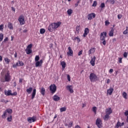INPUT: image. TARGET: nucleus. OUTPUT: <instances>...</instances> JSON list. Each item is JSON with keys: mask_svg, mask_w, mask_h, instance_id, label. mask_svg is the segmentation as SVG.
Here are the masks:
<instances>
[{"mask_svg": "<svg viewBox=\"0 0 128 128\" xmlns=\"http://www.w3.org/2000/svg\"><path fill=\"white\" fill-rule=\"evenodd\" d=\"M128 34V27H126V30L123 32V34Z\"/></svg>", "mask_w": 128, "mask_h": 128, "instance_id": "38", "label": "nucleus"}, {"mask_svg": "<svg viewBox=\"0 0 128 128\" xmlns=\"http://www.w3.org/2000/svg\"><path fill=\"white\" fill-rule=\"evenodd\" d=\"M106 82L108 84H110V79L107 80Z\"/></svg>", "mask_w": 128, "mask_h": 128, "instance_id": "62", "label": "nucleus"}, {"mask_svg": "<svg viewBox=\"0 0 128 128\" xmlns=\"http://www.w3.org/2000/svg\"><path fill=\"white\" fill-rule=\"evenodd\" d=\"M66 107H63L60 108V112H66Z\"/></svg>", "mask_w": 128, "mask_h": 128, "instance_id": "34", "label": "nucleus"}, {"mask_svg": "<svg viewBox=\"0 0 128 128\" xmlns=\"http://www.w3.org/2000/svg\"><path fill=\"white\" fill-rule=\"evenodd\" d=\"M44 32H46V30L44 28L40 29V34H44Z\"/></svg>", "mask_w": 128, "mask_h": 128, "instance_id": "35", "label": "nucleus"}, {"mask_svg": "<svg viewBox=\"0 0 128 128\" xmlns=\"http://www.w3.org/2000/svg\"><path fill=\"white\" fill-rule=\"evenodd\" d=\"M60 64L62 66V70H64L66 68V62L62 61L60 62Z\"/></svg>", "mask_w": 128, "mask_h": 128, "instance_id": "23", "label": "nucleus"}, {"mask_svg": "<svg viewBox=\"0 0 128 128\" xmlns=\"http://www.w3.org/2000/svg\"><path fill=\"white\" fill-rule=\"evenodd\" d=\"M44 62V60H40V61H37L36 62L35 66L36 68H38V66H42Z\"/></svg>", "mask_w": 128, "mask_h": 128, "instance_id": "12", "label": "nucleus"}, {"mask_svg": "<svg viewBox=\"0 0 128 128\" xmlns=\"http://www.w3.org/2000/svg\"><path fill=\"white\" fill-rule=\"evenodd\" d=\"M26 91L28 92V94H31L32 92V88L30 87V88H28L26 90Z\"/></svg>", "mask_w": 128, "mask_h": 128, "instance_id": "27", "label": "nucleus"}, {"mask_svg": "<svg viewBox=\"0 0 128 128\" xmlns=\"http://www.w3.org/2000/svg\"><path fill=\"white\" fill-rule=\"evenodd\" d=\"M67 12L69 16H70L72 14V9H68L67 11Z\"/></svg>", "mask_w": 128, "mask_h": 128, "instance_id": "36", "label": "nucleus"}, {"mask_svg": "<svg viewBox=\"0 0 128 128\" xmlns=\"http://www.w3.org/2000/svg\"><path fill=\"white\" fill-rule=\"evenodd\" d=\"M40 60V56H36L35 57V62H38Z\"/></svg>", "mask_w": 128, "mask_h": 128, "instance_id": "42", "label": "nucleus"}, {"mask_svg": "<svg viewBox=\"0 0 128 128\" xmlns=\"http://www.w3.org/2000/svg\"><path fill=\"white\" fill-rule=\"evenodd\" d=\"M4 30V24H1L0 26V30Z\"/></svg>", "mask_w": 128, "mask_h": 128, "instance_id": "53", "label": "nucleus"}, {"mask_svg": "<svg viewBox=\"0 0 128 128\" xmlns=\"http://www.w3.org/2000/svg\"><path fill=\"white\" fill-rule=\"evenodd\" d=\"M27 120L30 124L34 122H36V116H33L32 117H29L27 118Z\"/></svg>", "mask_w": 128, "mask_h": 128, "instance_id": "7", "label": "nucleus"}, {"mask_svg": "<svg viewBox=\"0 0 128 128\" xmlns=\"http://www.w3.org/2000/svg\"><path fill=\"white\" fill-rule=\"evenodd\" d=\"M75 128H81L80 126L76 125V126H75Z\"/></svg>", "mask_w": 128, "mask_h": 128, "instance_id": "63", "label": "nucleus"}, {"mask_svg": "<svg viewBox=\"0 0 128 128\" xmlns=\"http://www.w3.org/2000/svg\"><path fill=\"white\" fill-rule=\"evenodd\" d=\"M106 114H108L109 116L112 114V110L111 108H106Z\"/></svg>", "mask_w": 128, "mask_h": 128, "instance_id": "15", "label": "nucleus"}, {"mask_svg": "<svg viewBox=\"0 0 128 128\" xmlns=\"http://www.w3.org/2000/svg\"><path fill=\"white\" fill-rule=\"evenodd\" d=\"M96 124L98 128H102V120L100 118H98L96 120Z\"/></svg>", "mask_w": 128, "mask_h": 128, "instance_id": "8", "label": "nucleus"}, {"mask_svg": "<svg viewBox=\"0 0 128 128\" xmlns=\"http://www.w3.org/2000/svg\"><path fill=\"white\" fill-rule=\"evenodd\" d=\"M114 29L112 28L111 30L109 32V36H114Z\"/></svg>", "mask_w": 128, "mask_h": 128, "instance_id": "24", "label": "nucleus"}, {"mask_svg": "<svg viewBox=\"0 0 128 128\" xmlns=\"http://www.w3.org/2000/svg\"><path fill=\"white\" fill-rule=\"evenodd\" d=\"M18 20L20 26H22V25L24 24L26 22H24V16H22V15H20L19 16Z\"/></svg>", "mask_w": 128, "mask_h": 128, "instance_id": "6", "label": "nucleus"}, {"mask_svg": "<svg viewBox=\"0 0 128 128\" xmlns=\"http://www.w3.org/2000/svg\"><path fill=\"white\" fill-rule=\"evenodd\" d=\"M8 42V37H6V38L4 39V41H3V42Z\"/></svg>", "mask_w": 128, "mask_h": 128, "instance_id": "49", "label": "nucleus"}, {"mask_svg": "<svg viewBox=\"0 0 128 128\" xmlns=\"http://www.w3.org/2000/svg\"><path fill=\"white\" fill-rule=\"evenodd\" d=\"M74 40H77L78 42H80V39L78 37H75Z\"/></svg>", "mask_w": 128, "mask_h": 128, "instance_id": "46", "label": "nucleus"}, {"mask_svg": "<svg viewBox=\"0 0 128 128\" xmlns=\"http://www.w3.org/2000/svg\"><path fill=\"white\" fill-rule=\"evenodd\" d=\"M68 50L69 51L67 52L68 56H72V54H74V51H72V48H70V46H69L68 48Z\"/></svg>", "mask_w": 128, "mask_h": 128, "instance_id": "13", "label": "nucleus"}, {"mask_svg": "<svg viewBox=\"0 0 128 128\" xmlns=\"http://www.w3.org/2000/svg\"><path fill=\"white\" fill-rule=\"evenodd\" d=\"M36 89L34 88L33 90L32 94V100H34L36 97Z\"/></svg>", "mask_w": 128, "mask_h": 128, "instance_id": "19", "label": "nucleus"}, {"mask_svg": "<svg viewBox=\"0 0 128 128\" xmlns=\"http://www.w3.org/2000/svg\"><path fill=\"white\" fill-rule=\"evenodd\" d=\"M26 54H30L32 52V49H26Z\"/></svg>", "mask_w": 128, "mask_h": 128, "instance_id": "29", "label": "nucleus"}, {"mask_svg": "<svg viewBox=\"0 0 128 128\" xmlns=\"http://www.w3.org/2000/svg\"><path fill=\"white\" fill-rule=\"evenodd\" d=\"M4 40V34L2 33L0 34V42H2Z\"/></svg>", "mask_w": 128, "mask_h": 128, "instance_id": "37", "label": "nucleus"}, {"mask_svg": "<svg viewBox=\"0 0 128 128\" xmlns=\"http://www.w3.org/2000/svg\"><path fill=\"white\" fill-rule=\"evenodd\" d=\"M62 24V22H54L49 25L48 27V30L50 32H52L53 30H56Z\"/></svg>", "mask_w": 128, "mask_h": 128, "instance_id": "1", "label": "nucleus"}, {"mask_svg": "<svg viewBox=\"0 0 128 128\" xmlns=\"http://www.w3.org/2000/svg\"><path fill=\"white\" fill-rule=\"evenodd\" d=\"M67 90H68L70 94H74V86L72 85H68L66 86Z\"/></svg>", "mask_w": 128, "mask_h": 128, "instance_id": "10", "label": "nucleus"}, {"mask_svg": "<svg viewBox=\"0 0 128 128\" xmlns=\"http://www.w3.org/2000/svg\"><path fill=\"white\" fill-rule=\"evenodd\" d=\"M108 118H110V115L106 114L104 118V120H108Z\"/></svg>", "mask_w": 128, "mask_h": 128, "instance_id": "30", "label": "nucleus"}, {"mask_svg": "<svg viewBox=\"0 0 128 128\" xmlns=\"http://www.w3.org/2000/svg\"><path fill=\"white\" fill-rule=\"evenodd\" d=\"M89 78L91 82H96L98 80V76L94 72H92L89 76Z\"/></svg>", "mask_w": 128, "mask_h": 128, "instance_id": "2", "label": "nucleus"}, {"mask_svg": "<svg viewBox=\"0 0 128 128\" xmlns=\"http://www.w3.org/2000/svg\"><path fill=\"white\" fill-rule=\"evenodd\" d=\"M80 26H76V32H78V34L80 32Z\"/></svg>", "mask_w": 128, "mask_h": 128, "instance_id": "41", "label": "nucleus"}, {"mask_svg": "<svg viewBox=\"0 0 128 128\" xmlns=\"http://www.w3.org/2000/svg\"><path fill=\"white\" fill-rule=\"evenodd\" d=\"M8 28L10 30H14V26H12V24L10 22L8 23Z\"/></svg>", "mask_w": 128, "mask_h": 128, "instance_id": "28", "label": "nucleus"}, {"mask_svg": "<svg viewBox=\"0 0 128 128\" xmlns=\"http://www.w3.org/2000/svg\"><path fill=\"white\" fill-rule=\"evenodd\" d=\"M67 78L68 80V82H70V75H67Z\"/></svg>", "mask_w": 128, "mask_h": 128, "instance_id": "59", "label": "nucleus"}, {"mask_svg": "<svg viewBox=\"0 0 128 128\" xmlns=\"http://www.w3.org/2000/svg\"><path fill=\"white\" fill-rule=\"evenodd\" d=\"M73 124H74V122H70L68 124V128H72Z\"/></svg>", "mask_w": 128, "mask_h": 128, "instance_id": "43", "label": "nucleus"}, {"mask_svg": "<svg viewBox=\"0 0 128 128\" xmlns=\"http://www.w3.org/2000/svg\"><path fill=\"white\" fill-rule=\"evenodd\" d=\"M97 2L96 1H94L92 5V6H96Z\"/></svg>", "mask_w": 128, "mask_h": 128, "instance_id": "51", "label": "nucleus"}, {"mask_svg": "<svg viewBox=\"0 0 128 128\" xmlns=\"http://www.w3.org/2000/svg\"><path fill=\"white\" fill-rule=\"evenodd\" d=\"M118 62L119 64H122V58H118Z\"/></svg>", "mask_w": 128, "mask_h": 128, "instance_id": "47", "label": "nucleus"}, {"mask_svg": "<svg viewBox=\"0 0 128 128\" xmlns=\"http://www.w3.org/2000/svg\"><path fill=\"white\" fill-rule=\"evenodd\" d=\"M4 80L5 82H10V73L7 72L5 74Z\"/></svg>", "mask_w": 128, "mask_h": 128, "instance_id": "11", "label": "nucleus"}, {"mask_svg": "<svg viewBox=\"0 0 128 128\" xmlns=\"http://www.w3.org/2000/svg\"><path fill=\"white\" fill-rule=\"evenodd\" d=\"M114 72V70L113 69H110L109 70V72L110 74H111L112 72Z\"/></svg>", "mask_w": 128, "mask_h": 128, "instance_id": "60", "label": "nucleus"}, {"mask_svg": "<svg viewBox=\"0 0 128 128\" xmlns=\"http://www.w3.org/2000/svg\"><path fill=\"white\" fill-rule=\"evenodd\" d=\"M124 116H128V110H126L125 112H124Z\"/></svg>", "mask_w": 128, "mask_h": 128, "instance_id": "56", "label": "nucleus"}, {"mask_svg": "<svg viewBox=\"0 0 128 128\" xmlns=\"http://www.w3.org/2000/svg\"><path fill=\"white\" fill-rule=\"evenodd\" d=\"M53 100L55 102H58L60 100V98L58 96V95H54L53 97Z\"/></svg>", "mask_w": 128, "mask_h": 128, "instance_id": "22", "label": "nucleus"}, {"mask_svg": "<svg viewBox=\"0 0 128 128\" xmlns=\"http://www.w3.org/2000/svg\"><path fill=\"white\" fill-rule=\"evenodd\" d=\"M82 50H81L80 52H78V56H82Z\"/></svg>", "mask_w": 128, "mask_h": 128, "instance_id": "57", "label": "nucleus"}, {"mask_svg": "<svg viewBox=\"0 0 128 128\" xmlns=\"http://www.w3.org/2000/svg\"><path fill=\"white\" fill-rule=\"evenodd\" d=\"M95 62H96V56H94L90 61V64H92V66H94V64H96Z\"/></svg>", "mask_w": 128, "mask_h": 128, "instance_id": "17", "label": "nucleus"}, {"mask_svg": "<svg viewBox=\"0 0 128 128\" xmlns=\"http://www.w3.org/2000/svg\"><path fill=\"white\" fill-rule=\"evenodd\" d=\"M12 115H10V117H8L7 118L8 122H12Z\"/></svg>", "mask_w": 128, "mask_h": 128, "instance_id": "39", "label": "nucleus"}, {"mask_svg": "<svg viewBox=\"0 0 128 128\" xmlns=\"http://www.w3.org/2000/svg\"><path fill=\"white\" fill-rule=\"evenodd\" d=\"M32 44H31L27 46V48L26 49L32 50Z\"/></svg>", "mask_w": 128, "mask_h": 128, "instance_id": "40", "label": "nucleus"}, {"mask_svg": "<svg viewBox=\"0 0 128 128\" xmlns=\"http://www.w3.org/2000/svg\"><path fill=\"white\" fill-rule=\"evenodd\" d=\"M12 109H7V110H6L4 112L2 116V118H6V116L8 114H7L8 113L9 114H12Z\"/></svg>", "mask_w": 128, "mask_h": 128, "instance_id": "4", "label": "nucleus"}, {"mask_svg": "<svg viewBox=\"0 0 128 128\" xmlns=\"http://www.w3.org/2000/svg\"><path fill=\"white\" fill-rule=\"evenodd\" d=\"M100 8H106V4H104V3H102L100 6Z\"/></svg>", "mask_w": 128, "mask_h": 128, "instance_id": "44", "label": "nucleus"}, {"mask_svg": "<svg viewBox=\"0 0 128 128\" xmlns=\"http://www.w3.org/2000/svg\"><path fill=\"white\" fill-rule=\"evenodd\" d=\"M122 14H118V20H120V18H122Z\"/></svg>", "mask_w": 128, "mask_h": 128, "instance_id": "54", "label": "nucleus"}, {"mask_svg": "<svg viewBox=\"0 0 128 128\" xmlns=\"http://www.w3.org/2000/svg\"><path fill=\"white\" fill-rule=\"evenodd\" d=\"M120 126H122V123L120 121H118L117 124H116L114 128H118Z\"/></svg>", "mask_w": 128, "mask_h": 128, "instance_id": "25", "label": "nucleus"}, {"mask_svg": "<svg viewBox=\"0 0 128 128\" xmlns=\"http://www.w3.org/2000/svg\"><path fill=\"white\" fill-rule=\"evenodd\" d=\"M128 52H124V54H123V56H124V58H128Z\"/></svg>", "mask_w": 128, "mask_h": 128, "instance_id": "50", "label": "nucleus"}, {"mask_svg": "<svg viewBox=\"0 0 128 128\" xmlns=\"http://www.w3.org/2000/svg\"><path fill=\"white\" fill-rule=\"evenodd\" d=\"M94 52H96V48H92L88 52V55L90 56L92 54H94Z\"/></svg>", "mask_w": 128, "mask_h": 128, "instance_id": "18", "label": "nucleus"}, {"mask_svg": "<svg viewBox=\"0 0 128 128\" xmlns=\"http://www.w3.org/2000/svg\"><path fill=\"white\" fill-rule=\"evenodd\" d=\"M106 34H108L106 32H101L100 35V40L102 41V44H104V46H106Z\"/></svg>", "mask_w": 128, "mask_h": 128, "instance_id": "3", "label": "nucleus"}, {"mask_svg": "<svg viewBox=\"0 0 128 128\" xmlns=\"http://www.w3.org/2000/svg\"><path fill=\"white\" fill-rule=\"evenodd\" d=\"M17 66H18V62L12 65V68H16Z\"/></svg>", "mask_w": 128, "mask_h": 128, "instance_id": "45", "label": "nucleus"}, {"mask_svg": "<svg viewBox=\"0 0 128 128\" xmlns=\"http://www.w3.org/2000/svg\"><path fill=\"white\" fill-rule=\"evenodd\" d=\"M19 82H22V78L20 79Z\"/></svg>", "mask_w": 128, "mask_h": 128, "instance_id": "64", "label": "nucleus"}, {"mask_svg": "<svg viewBox=\"0 0 128 128\" xmlns=\"http://www.w3.org/2000/svg\"><path fill=\"white\" fill-rule=\"evenodd\" d=\"M88 20H92V18H96V14L94 13H91L88 14L87 16Z\"/></svg>", "mask_w": 128, "mask_h": 128, "instance_id": "9", "label": "nucleus"}, {"mask_svg": "<svg viewBox=\"0 0 128 128\" xmlns=\"http://www.w3.org/2000/svg\"><path fill=\"white\" fill-rule=\"evenodd\" d=\"M4 94L6 96H12V90H4Z\"/></svg>", "mask_w": 128, "mask_h": 128, "instance_id": "21", "label": "nucleus"}, {"mask_svg": "<svg viewBox=\"0 0 128 128\" xmlns=\"http://www.w3.org/2000/svg\"><path fill=\"white\" fill-rule=\"evenodd\" d=\"M17 64H18V66H22L24 64V62L22 61H18V62H17Z\"/></svg>", "mask_w": 128, "mask_h": 128, "instance_id": "32", "label": "nucleus"}, {"mask_svg": "<svg viewBox=\"0 0 128 128\" xmlns=\"http://www.w3.org/2000/svg\"><path fill=\"white\" fill-rule=\"evenodd\" d=\"M114 88L110 87L108 90H107V94H109V96H112V92H114Z\"/></svg>", "mask_w": 128, "mask_h": 128, "instance_id": "16", "label": "nucleus"}, {"mask_svg": "<svg viewBox=\"0 0 128 128\" xmlns=\"http://www.w3.org/2000/svg\"><path fill=\"white\" fill-rule=\"evenodd\" d=\"M89 33H90V29H88V28H85L82 36L84 38H86V36Z\"/></svg>", "mask_w": 128, "mask_h": 128, "instance_id": "14", "label": "nucleus"}, {"mask_svg": "<svg viewBox=\"0 0 128 128\" xmlns=\"http://www.w3.org/2000/svg\"><path fill=\"white\" fill-rule=\"evenodd\" d=\"M11 96H18V92H15L13 93H11Z\"/></svg>", "mask_w": 128, "mask_h": 128, "instance_id": "52", "label": "nucleus"}, {"mask_svg": "<svg viewBox=\"0 0 128 128\" xmlns=\"http://www.w3.org/2000/svg\"><path fill=\"white\" fill-rule=\"evenodd\" d=\"M0 102H5V104H6V102H8V101L7 100L6 102V100L4 99L1 100Z\"/></svg>", "mask_w": 128, "mask_h": 128, "instance_id": "55", "label": "nucleus"}, {"mask_svg": "<svg viewBox=\"0 0 128 128\" xmlns=\"http://www.w3.org/2000/svg\"><path fill=\"white\" fill-rule=\"evenodd\" d=\"M40 92L41 94H42V96H44L46 94V89L42 87L40 88Z\"/></svg>", "mask_w": 128, "mask_h": 128, "instance_id": "20", "label": "nucleus"}, {"mask_svg": "<svg viewBox=\"0 0 128 128\" xmlns=\"http://www.w3.org/2000/svg\"><path fill=\"white\" fill-rule=\"evenodd\" d=\"M122 96L124 98H125V100H126L128 98V94L126 92H123Z\"/></svg>", "mask_w": 128, "mask_h": 128, "instance_id": "31", "label": "nucleus"}, {"mask_svg": "<svg viewBox=\"0 0 128 128\" xmlns=\"http://www.w3.org/2000/svg\"><path fill=\"white\" fill-rule=\"evenodd\" d=\"M50 90L52 94H54L56 92V84H51L50 86Z\"/></svg>", "mask_w": 128, "mask_h": 128, "instance_id": "5", "label": "nucleus"}, {"mask_svg": "<svg viewBox=\"0 0 128 128\" xmlns=\"http://www.w3.org/2000/svg\"><path fill=\"white\" fill-rule=\"evenodd\" d=\"M109 2H110V4H114V2H116L114 1V0H110Z\"/></svg>", "mask_w": 128, "mask_h": 128, "instance_id": "48", "label": "nucleus"}, {"mask_svg": "<svg viewBox=\"0 0 128 128\" xmlns=\"http://www.w3.org/2000/svg\"><path fill=\"white\" fill-rule=\"evenodd\" d=\"M96 110H98V108L96 106H94L92 108V110L94 112V114H96Z\"/></svg>", "mask_w": 128, "mask_h": 128, "instance_id": "33", "label": "nucleus"}, {"mask_svg": "<svg viewBox=\"0 0 128 128\" xmlns=\"http://www.w3.org/2000/svg\"><path fill=\"white\" fill-rule=\"evenodd\" d=\"M4 62H6V64H9L10 62V60L9 58H4Z\"/></svg>", "mask_w": 128, "mask_h": 128, "instance_id": "26", "label": "nucleus"}, {"mask_svg": "<svg viewBox=\"0 0 128 128\" xmlns=\"http://www.w3.org/2000/svg\"><path fill=\"white\" fill-rule=\"evenodd\" d=\"M105 24L106 26H108V24H110V22H108V20H107L105 22Z\"/></svg>", "mask_w": 128, "mask_h": 128, "instance_id": "58", "label": "nucleus"}, {"mask_svg": "<svg viewBox=\"0 0 128 128\" xmlns=\"http://www.w3.org/2000/svg\"><path fill=\"white\" fill-rule=\"evenodd\" d=\"M2 62V56H0V62Z\"/></svg>", "mask_w": 128, "mask_h": 128, "instance_id": "61", "label": "nucleus"}]
</instances>
